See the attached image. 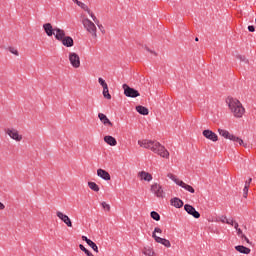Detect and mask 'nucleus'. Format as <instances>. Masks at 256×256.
I'll return each instance as SVG.
<instances>
[{"label": "nucleus", "instance_id": "f257e3e1", "mask_svg": "<svg viewBox=\"0 0 256 256\" xmlns=\"http://www.w3.org/2000/svg\"><path fill=\"white\" fill-rule=\"evenodd\" d=\"M138 145L144 149H150V151H153V153H156L163 159H169V151L165 149V146L161 145V143L157 141L148 139L138 140Z\"/></svg>", "mask_w": 256, "mask_h": 256}, {"label": "nucleus", "instance_id": "f03ea898", "mask_svg": "<svg viewBox=\"0 0 256 256\" xmlns=\"http://www.w3.org/2000/svg\"><path fill=\"white\" fill-rule=\"evenodd\" d=\"M226 103L230 111L233 113L234 117L241 119V117L245 115V108L243 107V104H241V102L236 98L228 97L226 99Z\"/></svg>", "mask_w": 256, "mask_h": 256}, {"label": "nucleus", "instance_id": "7ed1b4c3", "mask_svg": "<svg viewBox=\"0 0 256 256\" xmlns=\"http://www.w3.org/2000/svg\"><path fill=\"white\" fill-rule=\"evenodd\" d=\"M82 25L84 26V29H86V31L92 35V37H97V26H95L93 21H91L89 18H84L82 20Z\"/></svg>", "mask_w": 256, "mask_h": 256}, {"label": "nucleus", "instance_id": "20e7f679", "mask_svg": "<svg viewBox=\"0 0 256 256\" xmlns=\"http://www.w3.org/2000/svg\"><path fill=\"white\" fill-rule=\"evenodd\" d=\"M122 88L124 90V95L126 97H130L132 99H135L137 97H140L141 94L139 93V91H137L135 88H131L129 85L127 84H123Z\"/></svg>", "mask_w": 256, "mask_h": 256}, {"label": "nucleus", "instance_id": "39448f33", "mask_svg": "<svg viewBox=\"0 0 256 256\" xmlns=\"http://www.w3.org/2000/svg\"><path fill=\"white\" fill-rule=\"evenodd\" d=\"M69 61L70 65H72L74 69H79L81 67V58L77 55V53L70 52Z\"/></svg>", "mask_w": 256, "mask_h": 256}, {"label": "nucleus", "instance_id": "423d86ee", "mask_svg": "<svg viewBox=\"0 0 256 256\" xmlns=\"http://www.w3.org/2000/svg\"><path fill=\"white\" fill-rule=\"evenodd\" d=\"M150 191L154 193V195L158 197V199H163V197H165V192L163 191V187H161V185L157 183L151 185Z\"/></svg>", "mask_w": 256, "mask_h": 256}, {"label": "nucleus", "instance_id": "0eeeda50", "mask_svg": "<svg viewBox=\"0 0 256 256\" xmlns=\"http://www.w3.org/2000/svg\"><path fill=\"white\" fill-rule=\"evenodd\" d=\"M78 7H80L81 9H83V11H86V13H88V15H90L91 19L94 21V23L96 25L99 24V19H97V16H95V14L93 12H91V9H89V6H87L85 3L83 2H78Z\"/></svg>", "mask_w": 256, "mask_h": 256}, {"label": "nucleus", "instance_id": "6e6552de", "mask_svg": "<svg viewBox=\"0 0 256 256\" xmlns=\"http://www.w3.org/2000/svg\"><path fill=\"white\" fill-rule=\"evenodd\" d=\"M5 133L10 139H14V141H21L23 139V136L19 135V131L16 129L8 128L5 130Z\"/></svg>", "mask_w": 256, "mask_h": 256}, {"label": "nucleus", "instance_id": "1a4fd4ad", "mask_svg": "<svg viewBox=\"0 0 256 256\" xmlns=\"http://www.w3.org/2000/svg\"><path fill=\"white\" fill-rule=\"evenodd\" d=\"M203 137H205L206 139H208L209 141H213V143H217V141H219V136H217V134L209 129L204 130L202 132Z\"/></svg>", "mask_w": 256, "mask_h": 256}, {"label": "nucleus", "instance_id": "9d476101", "mask_svg": "<svg viewBox=\"0 0 256 256\" xmlns=\"http://www.w3.org/2000/svg\"><path fill=\"white\" fill-rule=\"evenodd\" d=\"M56 216L58 217V219H60V221H63L65 225H67V227H73V222H71V218H69L67 214H64L61 211H57Z\"/></svg>", "mask_w": 256, "mask_h": 256}, {"label": "nucleus", "instance_id": "9b49d317", "mask_svg": "<svg viewBox=\"0 0 256 256\" xmlns=\"http://www.w3.org/2000/svg\"><path fill=\"white\" fill-rule=\"evenodd\" d=\"M184 210L186 213H188V215H192L194 219H199V217H201V214L192 205L186 204L184 206Z\"/></svg>", "mask_w": 256, "mask_h": 256}, {"label": "nucleus", "instance_id": "f8f14e48", "mask_svg": "<svg viewBox=\"0 0 256 256\" xmlns=\"http://www.w3.org/2000/svg\"><path fill=\"white\" fill-rule=\"evenodd\" d=\"M153 239L156 241V243H160V245H164V247H171V242L165 238H161L157 236V234L152 235Z\"/></svg>", "mask_w": 256, "mask_h": 256}, {"label": "nucleus", "instance_id": "ddd939ff", "mask_svg": "<svg viewBox=\"0 0 256 256\" xmlns=\"http://www.w3.org/2000/svg\"><path fill=\"white\" fill-rule=\"evenodd\" d=\"M97 175H98V177H100L104 181H111V175L109 174V172H107L104 169L99 168L97 170Z\"/></svg>", "mask_w": 256, "mask_h": 256}, {"label": "nucleus", "instance_id": "4468645a", "mask_svg": "<svg viewBox=\"0 0 256 256\" xmlns=\"http://www.w3.org/2000/svg\"><path fill=\"white\" fill-rule=\"evenodd\" d=\"M43 29L48 37H53V35H55V28H53L51 23L44 24Z\"/></svg>", "mask_w": 256, "mask_h": 256}, {"label": "nucleus", "instance_id": "2eb2a0df", "mask_svg": "<svg viewBox=\"0 0 256 256\" xmlns=\"http://www.w3.org/2000/svg\"><path fill=\"white\" fill-rule=\"evenodd\" d=\"M54 33H56L54 35H55V39L57 41H61L62 39H64L66 37L65 36V30H63V29L55 27L54 28Z\"/></svg>", "mask_w": 256, "mask_h": 256}, {"label": "nucleus", "instance_id": "dca6fc26", "mask_svg": "<svg viewBox=\"0 0 256 256\" xmlns=\"http://www.w3.org/2000/svg\"><path fill=\"white\" fill-rule=\"evenodd\" d=\"M138 177L141 179V181H153V176L149 174V172L141 171L138 173Z\"/></svg>", "mask_w": 256, "mask_h": 256}, {"label": "nucleus", "instance_id": "f3484780", "mask_svg": "<svg viewBox=\"0 0 256 256\" xmlns=\"http://www.w3.org/2000/svg\"><path fill=\"white\" fill-rule=\"evenodd\" d=\"M98 118L100 119L101 123H103V125H109V127H113V123L111 120H109V118H107V115L99 113Z\"/></svg>", "mask_w": 256, "mask_h": 256}, {"label": "nucleus", "instance_id": "a211bd4d", "mask_svg": "<svg viewBox=\"0 0 256 256\" xmlns=\"http://www.w3.org/2000/svg\"><path fill=\"white\" fill-rule=\"evenodd\" d=\"M62 45L64 47H73L75 45V42L73 41V38L71 36H66L61 40Z\"/></svg>", "mask_w": 256, "mask_h": 256}, {"label": "nucleus", "instance_id": "6ab92c4d", "mask_svg": "<svg viewBox=\"0 0 256 256\" xmlns=\"http://www.w3.org/2000/svg\"><path fill=\"white\" fill-rule=\"evenodd\" d=\"M235 249L238 253H243V255H249V253H251V249L243 245L235 246Z\"/></svg>", "mask_w": 256, "mask_h": 256}, {"label": "nucleus", "instance_id": "aec40b11", "mask_svg": "<svg viewBox=\"0 0 256 256\" xmlns=\"http://www.w3.org/2000/svg\"><path fill=\"white\" fill-rule=\"evenodd\" d=\"M104 141L105 143H107V145H110L111 147H115V145H117V139H115V137L113 136H105Z\"/></svg>", "mask_w": 256, "mask_h": 256}, {"label": "nucleus", "instance_id": "412c9836", "mask_svg": "<svg viewBox=\"0 0 256 256\" xmlns=\"http://www.w3.org/2000/svg\"><path fill=\"white\" fill-rule=\"evenodd\" d=\"M218 133H219V135H221V137H224V139L231 140V137H233V134L229 133V131H227L225 129L219 128Z\"/></svg>", "mask_w": 256, "mask_h": 256}, {"label": "nucleus", "instance_id": "4be33fe9", "mask_svg": "<svg viewBox=\"0 0 256 256\" xmlns=\"http://www.w3.org/2000/svg\"><path fill=\"white\" fill-rule=\"evenodd\" d=\"M179 187H182V189H185V191H188L189 193H195V188L189 184H186L183 182V180L180 182Z\"/></svg>", "mask_w": 256, "mask_h": 256}, {"label": "nucleus", "instance_id": "5701e85b", "mask_svg": "<svg viewBox=\"0 0 256 256\" xmlns=\"http://www.w3.org/2000/svg\"><path fill=\"white\" fill-rule=\"evenodd\" d=\"M171 205L173 207H176V209H181V207H183V200H181L179 198H173L171 200Z\"/></svg>", "mask_w": 256, "mask_h": 256}, {"label": "nucleus", "instance_id": "b1692460", "mask_svg": "<svg viewBox=\"0 0 256 256\" xmlns=\"http://www.w3.org/2000/svg\"><path fill=\"white\" fill-rule=\"evenodd\" d=\"M136 111L140 115H149V109L142 105L136 106Z\"/></svg>", "mask_w": 256, "mask_h": 256}, {"label": "nucleus", "instance_id": "393cba45", "mask_svg": "<svg viewBox=\"0 0 256 256\" xmlns=\"http://www.w3.org/2000/svg\"><path fill=\"white\" fill-rule=\"evenodd\" d=\"M142 253L146 256H155V251H153V248L151 247H144Z\"/></svg>", "mask_w": 256, "mask_h": 256}, {"label": "nucleus", "instance_id": "a878e982", "mask_svg": "<svg viewBox=\"0 0 256 256\" xmlns=\"http://www.w3.org/2000/svg\"><path fill=\"white\" fill-rule=\"evenodd\" d=\"M168 179H171V181H173L174 183H176V185H181L182 180H179V178H177V176L173 175L172 173H168L167 174Z\"/></svg>", "mask_w": 256, "mask_h": 256}, {"label": "nucleus", "instance_id": "bb28decb", "mask_svg": "<svg viewBox=\"0 0 256 256\" xmlns=\"http://www.w3.org/2000/svg\"><path fill=\"white\" fill-rule=\"evenodd\" d=\"M88 187L92 191H95L96 193H99V185H97V183H95V182H88Z\"/></svg>", "mask_w": 256, "mask_h": 256}, {"label": "nucleus", "instance_id": "cd10ccee", "mask_svg": "<svg viewBox=\"0 0 256 256\" xmlns=\"http://www.w3.org/2000/svg\"><path fill=\"white\" fill-rule=\"evenodd\" d=\"M103 97L105 98V99H108V100H110L111 99V94L109 93V86H105L104 88H103Z\"/></svg>", "mask_w": 256, "mask_h": 256}, {"label": "nucleus", "instance_id": "c85d7f7f", "mask_svg": "<svg viewBox=\"0 0 256 256\" xmlns=\"http://www.w3.org/2000/svg\"><path fill=\"white\" fill-rule=\"evenodd\" d=\"M150 216L152 219H154V221H161V215H159V213L152 211L150 213Z\"/></svg>", "mask_w": 256, "mask_h": 256}, {"label": "nucleus", "instance_id": "c756f323", "mask_svg": "<svg viewBox=\"0 0 256 256\" xmlns=\"http://www.w3.org/2000/svg\"><path fill=\"white\" fill-rule=\"evenodd\" d=\"M88 245L91 247V249H93V251H95V253H99V247H97V244H95L93 240H91Z\"/></svg>", "mask_w": 256, "mask_h": 256}, {"label": "nucleus", "instance_id": "7c9ffc66", "mask_svg": "<svg viewBox=\"0 0 256 256\" xmlns=\"http://www.w3.org/2000/svg\"><path fill=\"white\" fill-rule=\"evenodd\" d=\"M249 194V185L246 184L243 189V197L244 199H247V195Z\"/></svg>", "mask_w": 256, "mask_h": 256}, {"label": "nucleus", "instance_id": "2f4dec72", "mask_svg": "<svg viewBox=\"0 0 256 256\" xmlns=\"http://www.w3.org/2000/svg\"><path fill=\"white\" fill-rule=\"evenodd\" d=\"M8 51H10L12 55H16V57H19V51L16 48L10 47L8 48Z\"/></svg>", "mask_w": 256, "mask_h": 256}, {"label": "nucleus", "instance_id": "473e14b6", "mask_svg": "<svg viewBox=\"0 0 256 256\" xmlns=\"http://www.w3.org/2000/svg\"><path fill=\"white\" fill-rule=\"evenodd\" d=\"M101 205H102V208L104 209V211H111V206L109 204H107L106 202H102Z\"/></svg>", "mask_w": 256, "mask_h": 256}, {"label": "nucleus", "instance_id": "72a5a7b5", "mask_svg": "<svg viewBox=\"0 0 256 256\" xmlns=\"http://www.w3.org/2000/svg\"><path fill=\"white\" fill-rule=\"evenodd\" d=\"M98 83L101 85V87H108L107 82L103 80V78H98Z\"/></svg>", "mask_w": 256, "mask_h": 256}, {"label": "nucleus", "instance_id": "f704fd0d", "mask_svg": "<svg viewBox=\"0 0 256 256\" xmlns=\"http://www.w3.org/2000/svg\"><path fill=\"white\" fill-rule=\"evenodd\" d=\"M240 139H241L240 137H237L232 134L230 141H233L235 144H237V143H239Z\"/></svg>", "mask_w": 256, "mask_h": 256}, {"label": "nucleus", "instance_id": "c9c22d12", "mask_svg": "<svg viewBox=\"0 0 256 256\" xmlns=\"http://www.w3.org/2000/svg\"><path fill=\"white\" fill-rule=\"evenodd\" d=\"M218 221H220L221 223H227V216H220L219 218H218Z\"/></svg>", "mask_w": 256, "mask_h": 256}, {"label": "nucleus", "instance_id": "e433bc0d", "mask_svg": "<svg viewBox=\"0 0 256 256\" xmlns=\"http://www.w3.org/2000/svg\"><path fill=\"white\" fill-rule=\"evenodd\" d=\"M157 233H163V230H161L159 227L154 228L152 235H157Z\"/></svg>", "mask_w": 256, "mask_h": 256}, {"label": "nucleus", "instance_id": "4c0bfd02", "mask_svg": "<svg viewBox=\"0 0 256 256\" xmlns=\"http://www.w3.org/2000/svg\"><path fill=\"white\" fill-rule=\"evenodd\" d=\"M236 231H237V235L239 237H241L242 239H243V237H245V234H243V230H241V228H238Z\"/></svg>", "mask_w": 256, "mask_h": 256}, {"label": "nucleus", "instance_id": "58836bf2", "mask_svg": "<svg viewBox=\"0 0 256 256\" xmlns=\"http://www.w3.org/2000/svg\"><path fill=\"white\" fill-rule=\"evenodd\" d=\"M96 25L100 29L101 33H105V28H103V25L99 24V20H98V24H96Z\"/></svg>", "mask_w": 256, "mask_h": 256}, {"label": "nucleus", "instance_id": "ea45409f", "mask_svg": "<svg viewBox=\"0 0 256 256\" xmlns=\"http://www.w3.org/2000/svg\"><path fill=\"white\" fill-rule=\"evenodd\" d=\"M248 31H250V33H255V26L253 25L248 26Z\"/></svg>", "mask_w": 256, "mask_h": 256}, {"label": "nucleus", "instance_id": "a19ab883", "mask_svg": "<svg viewBox=\"0 0 256 256\" xmlns=\"http://www.w3.org/2000/svg\"><path fill=\"white\" fill-rule=\"evenodd\" d=\"M234 223H235V221H234L233 219H227V220H226V224H227V225H232V226H233Z\"/></svg>", "mask_w": 256, "mask_h": 256}, {"label": "nucleus", "instance_id": "79ce46f5", "mask_svg": "<svg viewBox=\"0 0 256 256\" xmlns=\"http://www.w3.org/2000/svg\"><path fill=\"white\" fill-rule=\"evenodd\" d=\"M238 145L243 146V147H247V144H245V142H243V139H241V138L238 141Z\"/></svg>", "mask_w": 256, "mask_h": 256}, {"label": "nucleus", "instance_id": "37998d69", "mask_svg": "<svg viewBox=\"0 0 256 256\" xmlns=\"http://www.w3.org/2000/svg\"><path fill=\"white\" fill-rule=\"evenodd\" d=\"M82 240L85 241L87 245H89V242L91 241V239L87 238V236H82Z\"/></svg>", "mask_w": 256, "mask_h": 256}, {"label": "nucleus", "instance_id": "c03bdc74", "mask_svg": "<svg viewBox=\"0 0 256 256\" xmlns=\"http://www.w3.org/2000/svg\"><path fill=\"white\" fill-rule=\"evenodd\" d=\"M79 249H81L83 251V253H85L87 251V248H85V246H83V244L79 245Z\"/></svg>", "mask_w": 256, "mask_h": 256}, {"label": "nucleus", "instance_id": "a18cd8bd", "mask_svg": "<svg viewBox=\"0 0 256 256\" xmlns=\"http://www.w3.org/2000/svg\"><path fill=\"white\" fill-rule=\"evenodd\" d=\"M253 181V179L249 178L246 182H245V185H248V188L249 186L251 185V182Z\"/></svg>", "mask_w": 256, "mask_h": 256}, {"label": "nucleus", "instance_id": "49530a36", "mask_svg": "<svg viewBox=\"0 0 256 256\" xmlns=\"http://www.w3.org/2000/svg\"><path fill=\"white\" fill-rule=\"evenodd\" d=\"M243 240L246 241V243H248V245H251V241L249 240V238H247V236H244Z\"/></svg>", "mask_w": 256, "mask_h": 256}, {"label": "nucleus", "instance_id": "de8ad7c7", "mask_svg": "<svg viewBox=\"0 0 256 256\" xmlns=\"http://www.w3.org/2000/svg\"><path fill=\"white\" fill-rule=\"evenodd\" d=\"M84 253L87 256H94L93 253H91V251H89V250H86Z\"/></svg>", "mask_w": 256, "mask_h": 256}, {"label": "nucleus", "instance_id": "09e8293b", "mask_svg": "<svg viewBox=\"0 0 256 256\" xmlns=\"http://www.w3.org/2000/svg\"><path fill=\"white\" fill-rule=\"evenodd\" d=\"M84 253L87 256H94L93 253H91V251H89V250H86Z\"/></svg>", "mask_w": 256, "mask_h": 256}, {"label": "nucleus", "instance_id": "8fccbe9b", "mask_svg": "<svg viewBox=\"0 0 256 256\" xmlns=\"http://www.w3.org/2000/svg\"><path fill=\"white\" fill-rule=\"evenodd\" d=\"M234 229H236V231H237V229H239V223H237V222H234Z\"/></svg>", "mask_w": 256, "mask_h": 256}, {"label": "nucleus", "instance_id": "3c124183", "mask_svg": "<svg viewBox=\"0 0 256 256\" xmlns=\"http://www.w3.org/2000/svg\"><path fill=\"white\" fill-rule=\"evenodd\" d=\"M3 209H5V204L0 202V211H3Z\"/></svg>", "mask_w": 256, "mask_h": 256}, {"label": "nucleus", "instance_id": "603ef678", "mask_svg": "<svg viewBox=\"0 0 256 256\" xmlns=\"http://www.w3.org/2000/svg\"><path fill=\"white\" fill-rule=\"evenodd\" d=\"M147 51H149V53H153L154 55H157V53L151 51L149 48H146Z\"/></svg>", "mask_w": 256, "mask_h": 256}, {"label": "nucleus", "instance_id": "864d4df0", "mask_svg": "<svg viewBox=\"0 0 256 256\" xmlns=\"http://www.w3.org/2000/svg\"><path fill=\"white\" fill-rule=\"evenodd\" d=\"M73 3H76V5H78V3L80 2L79 0H72Z\"/></svg>", "mask_w": 256, "mask_h": 256}, {"label": "nucleus", "instance_id": "5fc2aeb1", "mask_svg": "<svg viewBox=\"0 0 256 256\" xmlns=\"http://www.w3.org/2000/svg\"><path fill=\"white\" fill-rule=\"evenodd\" d=\"M195 41H199V38H198V37H196V38H195Z\"/></svg>", "mask_w": 256, "mask_h": 256}]
</instances>
